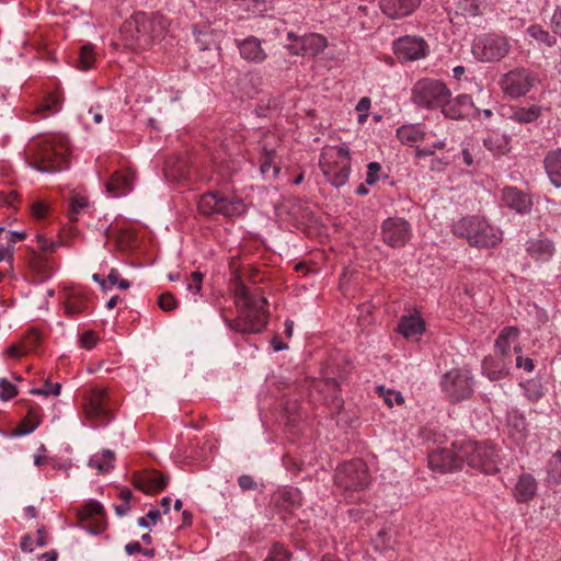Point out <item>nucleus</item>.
<instances>
[{
    "mask_svg": "<svg viewBox=\"0 0 561 561\" xmlns=\"http://www.w3.org/2000/svg\"><path fill=\"white\" fill-rule=\"evenodd\" d=\"M276 152L274 149L262 147L260 154V171L261 174L270 180H274L280 172V168L275 164L274 160Z\"/></svg>",
    "mask_w": 561,
    "mask_h": 561,
    "instance_id": "nucleus-28",
    "label": "nucleus"
},
{
    "mask_svg": "<svg viewBox=\"0 0 561 561\" xmlns=\"http://www.w3.org/2000/svg\"><path fill=\"white\" fill-rule=\"evenodd\" d=\"M41 340L39 333L32 331L25 337L22 344H12L5 350V355L12 358H19L32 351Z\"/></svg>",
    "mask_w": 561,
    "mask_h": 561,
    "instance_id": "nucleus-31",
    "label": "nucleus"
},
{
    "mask_svg": "<svg viewBox=\"0 0 561 561\" xmlns=\"http://www.w3.org/2000/svg\"><path fill=\"white\" fill-rule=\"evenodd\" d=\"M165 30V21L159 13H136L130 20L124 22L121 32L125 36L126 45L130 48H147Z\"/></svg>",
    "mask_w": 561,
    "mask_h": 561,
    "instance_id": "nucleus-2",
    "label": "nucleus"
},
{
    "mask_svg": "<svg viewBox=\"0 0 561 561\" xmlns=\"http://www.w3.org/2000/svg\"><path fill=\"white\" fill-rule=\"evenodd\" d=\"M60 99L56 93H48L41 103L35 105L33 114L41 118H46L51 114L59 112Z\"/></svg>",
    "mask_w": 561,
    "mask_h": 561,
    "instance_id": "nucleus-33",
    "label": "nucleus"
},
{
    "mask_svg": "<svg viewBox=\"0 0 561 561\" xmlns=\"http://www.w3.org/2000/svg\"><path fill=\"white\" fill-rule=\"evenodd\" d=\"M169 478L157 470H149L137 478L136 486L145 493H158L163 491Z\"/></svg>",
    "mask_w": 561,
    "mask_h": 561,
    "instance_id": "nucleus-19",
    "label": "nucleus"
},
{
    "mask_svg": "<svg viewBox=\"0 0 561 561\" xmlns=\"http://www.w3.org/2000/svg\"><path fill=\"white\" fill-rule=\"evenodd\" d=\"M107 282L112 285H117L121 289H128L130 287V283L119 277V273L116 268H112L107 275Z\"/></svg>",
    "mask_w": 561,
    "mask_h": 561,
    "instance_id": "nucleus-55",
    "label": "nucleus"
},
{
    "mask_svg": "<svg viewBox=\"0 0 561 561\" xmlns=\"http://www.w3.org/2000/svg\"><path fill=\"white\" fill-rule=\"evenodd\" d=\"M203 279L204 275L201 272L195 271L191 273L186 280V289L194 295L198 294L202 290Z\"/></svg>",
    "mask_w": 561,
    "mask_h": 561,
    "instance_id": "nucleus-52",
    "label": "nucleus"
},
{
    "mask_svg": "<svg viewBox=\"0 0 561 561\" xmlns=\"http://www.w3.org/2000/svg\"><path fill=\"white\" fill-rule=\"evenodd\" d=\"M526 250L535 260L548 261L554 253V245L551 240L538 237L527 241Z\"/></svg>",
    "mask_w": 561,
    "mask_h": 561,
    "instance_id": "nucleus-27",
    "label": "nucleus"
},
{
    "mask_svg": "<svg viewBox=\"0 0 561 561\" xmlns=\"http://www.w3.org/2000/svg\"><path fill=\"white\" fill-rule=\"evenodd\" d=\"M82 527L91 534L98 535L105 529V516L102 504L98 501L85 503L79 511Z\"/></svg>",
    "mask_w": 561,
    "mask_h": 561,
    "instance_id": "nucleus-16",
    "label": "nucleus"
},
{
    "mask_svg": "<svg viewBox=\"0 0 561 561\" xmlns=\"http://www.w3.org/2000/svg\"><path fill=\"white\" fill-rule=\"evenodd\" d=\"M238 484L242 491L256 490L257 483L250 474H242L238 478Z\"/></svg>",
    "mask_w": 561,
    "mask_h": 561,
    "instance_id": "nucleus-58",
    "label": "nucleus"
},
{
    "mask_svg": "<svg viewBox=\"0 0 561 561\" xmlns=\"http://www.w3.org/2000/svg\"><path fill=\"white\" fill-rule=\"evenodd\" d=\"M411 237L410 225L402 218H388V245H404Z\"/></svg>",
    "mask_w": 561,
    "mask_h": 561,
    "instance_id": "nucleus-18",
    "label": "nucleus"
},
{
    "mask_svg": "<svg viewBox=\"0 0 561 561\" xmlns=\"http://www.w3.org/2000/svg\"><path fill=\"white\" fill-rule=\"evenodd\" d=\"M421 435L424 440L428 442L432 439L434 443L440 442V438L443 437L440 434H435L430 427H424L421 432Z\"/></svg>",
    "mask_w": 561,
    "mask_h": 561,
    "instance_id": "nucleus-64",
    "label": "nucleus"
},
{
    "mask_svg": "<svg viewBox=\"0 0 561 561\" xmlns=\"http://www.w3.org/2000/svg\"><path fill=\"white\" fill-rule=\"evenodd\" d=\"M60 391H61V385L60 383H51L49 379H46L44 381V386L43 388H33L30 390V393L32 394H36V396H49V394H54V396H59L60 394Z\"/></svg>",
    "mask_w": 561,
    "mask_h": 561,
    "instance_id": "nucleus-49",
    "label": "nucleus"
},
{
    "mask_svg": "<svg viewBox=\"0 0 561 561\" xmlns=\"http://www.w3.org/2000/svg\"><path fill=\"white\" fill-rule=\"evenodd\" d=\"M96 341L98 336L93 331H87L80 336L81 346L88 350L93 348L96 344Z\"/></svg>",
    "mask_w": 561,
    "mask_h": 561,
    "instance_id": "nucleus-59",
    "label": "nucleus"
},
{
    "mask_svg": "<svg viewBox=\"0 0 561 561\" xmlns=\"http://www.w3.org/2000/svg\"><path fill=\"white\" fill-rule=\"evenodd\" d=\"M238 48L241 57L250 62L261 64L266 59V54L261 46V41L255 36H249L238 42Z\"/></svg>",
    "mask_w": 561,
    "mask_h": 561,
    "instance_id": "nucleus-24",
    "label": "nucleus"
},
{
    "mask_svg": "<svg viewBox=\"0 0 561 561\" xmlns=\"http://www.w3.org/2000/svg\"><path fill=\"white\" fill-rule=\"evenodd\" d=\"M516 367L523 368L524 370L530 373L534 370L535 365L534 360L529 357H523L522 355H518L516 357Z\"/></svg>",
    "mask_w": 561,
    "mask_h": 561,
    "instance_id": "nucleus-61",
    "label": "nucleus"
},
{
    "mask_svg": "<svg viewBox=\"0 0 561 561\" xmlns=\"http://www.w3.org/2000/svg\"><path fill=\"white\" fill-rule=\"evenodd\" d=\"M519 330L516 327H505L495 340V348L501 356L506 357L511 353L513 345L514 352L519 354L522 347L517 344Z\"/></svg>",
    "mask_w": 561,
    "mask_h": 561,
    "instance_id": "nucleus-22",
    "label": "nucleus"
},
{
    "mask_svg": "<svg viewBox=\"0 0 561 561\" xmlns=\"http://www.w3.org/2000/svg\"><path fill=\"white\" fill-rule=\"evenodd\" d=\"M114 451L103 449L102 453L95 454L90 458L89 466L95 468L100 473H105L114 468Z\"/></svg>",
    "mask_w": 561,
    "mask_h": 561,
    "instance_id": "nucleus-35",
    "label": "nucleus"
},
{
    "mask_svg": "<svg viewBox=\"0 0 561 561\" xmlns=\"http://www.w3.org/2000/svg\"><path fill=\"white\" fill-rule=\"evenodd\" d=\"M88 206V201L83 196L76 195L70 201L69 217L71 220L77 219V215L80 214Z\"/></svg>",
    "mask_w": 561,
    "mask_h": 561,
    "instance_id": "nucleus-51",
    "label": "nucleus"
},
{
    "mask_svg": "<svg viewBox=\"0 0 561 561\" xmlns=\"http://www.w3.org/2000/svg\"><path fill=\"white\" fill-rule=\"evenodd\" d=\"M454 449L437 447L428 453V466L433 471L440 473L450 472L462 468V460L458 457V447L453 444Z\"/></svg>",
    "mask_w": 561,
    "mask_h": 561,
    "instance_id": "nucleus-13",
    "label": "nucleus"
},
{
    "mask_svg": "<svg viewBox=\"0 0 561 561\" xmlns=\"http://www.w3.org/2000/svg\"><path fill=\"white\" fill-rule=\"evenodd\" d=\"M502 199L507 207L519 214L528 213L533 205L527 194L513 186L503 190Z\"/></svg>",
    "mask_w": 561,
    "mask_h": 561,
    "instance_id": "nucleus-21",
    "label": "nucleus"
},
{
    "mask_svg": "<svg viewBox=\"0 0 561 561\" xmlns=\"http://www.w3.org/2000/svg\"><path fill=\"white\" fill-rule=\"evenodd\" d=\"M526 32L531 38L547 47H553L557 45V35L545 30L540 24L529 25Z\"/></svg>",
    "mask_w": 561,
    "mask_h": 561,
    "instance_id": "nucleus-40",
    "label": "nucleus"
},
{
    "mask_svg": "<svg viewBox=\"0 0 561 561\" xmlns=\"http://www.w3.org/2000/svg\"><path fill=\"white\" fill-rule=\"evenodd\" d=\"M449 96L451 93L446 84L433 79L417 81L412 91L414 103L425 108H440Z\"/></svg>",
    "mask_w": 561,
    "mask_h": 561,
    "instance_id": "nucleus-11",
    "label": "nucleus"
},
{
    "mask_svg": "<svg viewBox=\"0 0 561 561\" xmlns=\"http://www.w3.org/2000/svg\"><path fill=\"white\" fill-rule=\"evenodd\" d=\"M543 167L551 184L561 187V148L548 151L543 159Z\"/></svg>",
    "mask_w": 561,
    "mask_h": 561,
    "instance_id": "nucleus-26",
    "label": "nucleus"
},
{
    "mask_svg": "<svg viewBox=\"0 0 561 561\" xmlns=\"http://www.w3.org/2000/svg\"><path fill=\"white\" fill-rule=\"evenodd\" d=\"M135 178V172L129 169L117 171L106 183V191L114 197L123 196L133 191Z\"/></svg>",
    "mask_w": 561,
    "mask_h": 561,
    "instance_id": "nucleus-17",
    "label": "nucleus"
},
{
    "mask_svg": "<svg viewBox=\"0 0 561 561\" xmlns=\"http://www.w3.org/2000/svg\"><path fill=\"white\" fill-rule=\"evenodd\" d=\"M381 170V165L378 162H370L367 165V174H366V184L373 185L375 184L379 176L378 173Z\"/></svg>",
    "mask_w": 561,
    "mask_h": 561,
    "instance_id": "nucleus-56",
    "label": "nucleus"
},
{
    "mask_svg": "<svg viewBox=\"0 0 561 561\" xmlns=\"http://www.w3.org/2000/svg\"><path fill=\"white\" fill-rule=\"evenodd\" d=\"M443 103L442 113L451 119H462L480 113L468 94H461L455 99L449 96Z\"/></svg>",
    "mask_w": 561,
    "mask_h": 561,
    "instance_id": "nucleus-15",
    "label": "nucleus"
},
{
    "mask_svg": "<svg viewBox=\"0 0 561 561\" xmlns=\"http://www.w3.org/2000/svg\"><path fill=\"white\" fill-rule=\"evenodd\" d=\"M424 133L419 125H404L397 129V137L402 144H412L420 140Z\"/></svg>",
    "mask_w": 561,
    "mask_h": 561,
    "instance_id": "nucleus-42",
    "label": "nucleus"
},
{
    "mask_svg": "<svg viewBox=\"0 0 561 561\" xmlns=\"http://www.w3.org/2000/svg\"><path fill=\"white\" fill-rule=\"evenodd\" d=\"M220 195L217 193H206L199 197L197 203L198 211L205 216L218 215Z\"/></svg>",
    "mask_w": 561,
    "mask_h": 561,
    "instance_id": "nucleus-37",
    "label": "nucleus"
},
{
    "mask_svg": "<svg viewBox=\"0 0 561 561\" xmlns=\"http://www.w3.org/2000/svg\"><path fill=\"white\" fill-rule=\"evenodd\" d=\"M526 398L531 402H538L545 396V388L537 379L526 380L520 385Z\"/></svg>",
    "mask_w": 561,
    "mask_h": 561,
    "instance_id": "nucleus-45",
    "label": "nucleus"
},
{
    "mask_svg": "<svg viewBox=\"0 0 561 561\" xmlns=\"http://www.w3.org/2000/svg\"><path fill=\"white\" fill-rule=\"evenodd\" d=\"M299 43L302 54L310 56L319 55L328 46L327 38L317 33H312L300 37Z\"/></svg>",
    "mask_w": 561,
    "mask_h": 561,
    "instance_id": "nucleus-30",
    "label": "nucleus"
},
{
    "mask_svg": "<svg viewBox=\"0 0 561 561\" xmlns=\"http://www.w3.org/2000/svg\"><path fill=\"white\" fill-rule=\"evenodd\" d=\"M18 394L16 387L8 381L5 378L0 379V398L2 400H10Z\"/></svg>",
    "mask_w": 561,
    "mask_h": 561,
    "instance_id": "nucleus-54",
    "label": "nucleus"
},
{
    "mask_svg": "<svg viewBox=\"0 0 561 561\" xmlns=\"http://www.w3.org/2000/svg\"><path fill=\"white\" fill-rule=\"evenodd\" d=\"M96 60V54L92 44H84L79 51L77 68L87 71L91 69Z\"/></svg>",
    "mask_w": 561,
    "mask_h": 561,
    "instance_id": "nucleus-43",
    "label": "nucleus"
},
{
    "mask_svg": "<svg viewBox=\"0 0 561 561\" xmlns=\"http://www.w3.org/2000/svg\"><path fill=\"white\" fill-rule=\"evenodd\" d=\"M320 169L325 180L334 187H341L348 181L351 154L347 146H328L319 158Z\"/></svg>",
    "mask_w": 561,
    "mask_h": 561,
    "instance_id": "nucleus-5",
    "label": "nucleus"
},
{
    "mask_svg": "<svg viewBox=\"0 0 561 561\" xmlns=\"http://www.w3.org/2000/svg\"><path fill=\"white\" fill-rule=\"evenodd\" d=\"M335 484L343 491H360L369 484L367 465L362 459L342 463L334 476Z\"/></svg>",
    "mask_w": 561,
    "mask_h": 561,
    "instance_id": "nucleus-10",
    "label": "nucleus"
},
{
    "mask_svg": "<svg viewBox=\"0 0 561 561\" xmlns=\"http://www.w3.org/2000/svg\"><path fill=\"white\" fill-rule=\"evenodd\" d=\"M83 410L88 420L94 423L93 426H105L113 420L108 408L107 389L92 388L84 397Z\"/></svg>",
    "mask_w": 561,
    "mask_h": 561,
    "instance_id": "nucleus-12",
    "label": "nucleus"
},
{
    "mask_svg": "<svg viewBox=\"0 0 561 561\" xmlns=\"http://www.w3.org/2000/svg\"><path fill=\"white\" fill-rule=\"evenodd\" d=\"M511 42L496 33H484L473 39L471 51L481 62H499L511 51Z\"/></svg>",
    "mask_w": 561,
    "mask_h": 561,
    "instance_id": "nucleus-7",
    "label": "nucleus"
},
{
    "mask_svg": "<svg viewBox=\"0 0 561 561\" xmlns=\"http://www.w3.org/2000/svg\"><path fill=\"white\" fill-rule=\"evenodd\" d=\"M392 48L396 57L402 61L417 60L427 53V44L423 38L409 35L398 38Z\"/></svg>",
    "mask_w": 561,
    "mask_h": 561,
    "instance_id": "nucleus-14",
    "label": "nucleus"
},
{
    "mask_svg": "<svg viewBox=\"0 0 561 561\" xmlns=\"http://www.w3.org/2000/svg\"><path fill=\"white\" fill-rule=\"evenodd\" d=\"M244 210L245 205L241 199L234 197H225L220 195L218 215H222L225 217H233L243 214Z\"/></svg>",
    "mask_w": 561,
    "mask_h": 561,
    "instance_id": "nucleus-36",
    "label": "nucleus"
},
{
    "mask_svg": "<svg viewBox=\"0 0 561 561\" xmlns=\"http://www.w3.org/2000/svg\"><path fill=\"white\" fill-rule=\"evenodd\" d=\"M546 481L548 484H561V447L552 454L548 461Z\"/></svg>",
    "mask_w": 561,
    "mask_h": 561,
    "instance_id": "nucleus-38",
    "label": "nucleus"
},
{
    "mask_svg": "<svg viewBox=\"0 0 561 561\" xmlns=\"http://www.w3.org/2000/svg\"><path fill=\"white\" fill-rule=\"evenodd\" d=\"M507 426L514 428L516 433L524 435L527 431V422L524 415L518 411L513 410L507 413Z\"/></svg>",
    "mask_w": 561,
    "mask_h": 561,
    "instance_id": "nucleus-46",
    "label": "nucleus"
},
{
    "mask_svg": "<svg viewBox=\"0 0 561 561\" xmlns=\"http://www.w3.org/2000/svg\"><path fill=\"white\" fill-rule=\"evenodd\" d=\"M41 414L35 408L28 410L27 416L21 422L19 427L15 430V434L19 436L27 435L32 433L41 424Z\"/></svg>",
    "mask_w": 561,
    "mask_h": 561,
    "instance_id": "nucleus-41",
    "label": "nucleus"
},
{
    "mask_svg": "<svg viewBox=\"0 0 561 561\" xmlns=\"http://www.w3.org/2000/svg\"><path fill=\"white\" fill-rule=\"evenodd\" d=\"M88 309V301L84 296L71 295L65 301V312L68 316H76Z\"/></svg>",
    "mask_w": 561,
    "mask_h": 561,
    "instance_id": "nucleus-44",
    "label": "nucleus"
},
{
    "mask_svg": "<svg viewBox=\"0 0 561 561\" xmlns=\"http://www.w3.org/2000/svg\"><path fill=\"white\" fill-rule=\"evenodd\" d=\"M453 233L463 238L471 247L493 248L502 241V232L492 227L484 217L467 216L455 221Z\"/></svg>",
    "mask_w": 561,
    "mask_h": 561,
    "instance_id": "nucleus-3",
    "label": "nucleus"
},
{
    "mask_svg": "<svg viewBox=\"0 0 561 561\" xmlns=\"http://www.w3.org/2000/svg\"><path fill=\"white\" fill-rule=\"evenodd\" d=\"M537 492V481L530 473H522L514 486L513 495L518 503L529 502Z\"/></svg>",
    "mask_w": 561,
    "mask_h": 561,
    "instance_id": "nucleus-25",
    "label": "nucleus"
},
{
    "mask_svg": "<svg viewBox=\"0 0 561 561\" xmlns=\"http://www.w3.org/2000/svg\"><path fill=\"white\" fill-rule=\"evenodd\" d=\"M482 371L492 381L499 380L506 375L504 364L493 357H485L483 359Z\"/></svg>",
    "mask_w": 561,
    "mask_h": 561,
    "instance_id": "nucleus-39",
    "label": "nucleus"
},
{
    "mask_svg": "<svg viewBox=\"0 0 561 561\" xmlns=\"http://www.w3.org/2000/svg\"><path fill=\"white\" fill-rule=\"evenodd\" d=\"M47 209V205L41 201L33 203L31 206L32 215L37 219L44 218Z\"/></svg>",
    "mask_w": 561,
    "mask_h": 561,
    "instance_id": "nucleus-60",
    "label": "nucleus"
},
{
    "mask_svg": "<svg viewBox=\"0 0 561 561\" xmlns=\"http://www.w3.org/2000/svg\"><path fill=\"white\" fill-rule=\"evenodd\" d=\"M272 503L279 512H290L300 506V491L296 488L280 489L273 494Z\"/></svg>",
    "mask_w": 561,
    "mask_h": 561,
    "instance_id": "nucleus-20",
    "label": "nucleus"
},
{
    "mask_svg": "<svg viewBox=\"0 0 561 561\" xmlns=\"http://www.w3.org/2000/svg\"><path fill=\"white\" fill-rule=\"evenodd\" d=\"M396 330L404 339H417L425 331V322L419 314H403Z\"/></svg>",
    "mask_w": 561,
    "mask_h": 561,
    "instance_id": "nucleus-23",
    "label": "nucleus"
},
{
    "mask_svg": "<svg viewBox=\"0 0 561 561\" xmlns=\"http://www.w3.org/2000/svg\"><path fill=\"white\" fill-rule=\"evenodd\" d=\"M458 457L462 463L485 474L500 471V449L490 442H466L458 447Z\"/></svg>",
    "mask_w": 561,
    "mask_h": 561,
    "instance_id": "nucleus-4",
    "label": "nucleus"
},
{
    "mask_svg": "<svg viewBox=\"0 0 561 561\" xmlns=\"http://www.w3.org/2000/svg\"><path fill=\"white\" fill-rule=\"evenodd\" d=\"M541 83L538 72L525 68L517 67L504 73L500 79V87L505 95L517 99L526 95L531 89Z\"/></svg>",
    "mask_w": 561,
    "mask_h": 561,
    "instance_id": "nucleus-8",
    "label": "nucleus"
},
{
    "mask_svg": "<svg viewBox=\"0 0 561 561\" xmlns=\"http://www.w3.org/2000/svg\"><path fill=\"white\" fill-rule=\"evenodd\" d=\"M234 295H236V299H237V305L239 307H242L243 305H247V302L249 300H252V299H257L259 297L255 296L254 294H252L249 288L242 284V283H239L237 286H236V289H234Z\"/></svg>",
    "mask_w": 561,
    "mask_h": 561,
    "instance_id": "nucleus-50",
    "label": "nucleus"
},
{
    "mask_svg": "<svg viewBox=\"0 0 561 561\" xmlns=\"http://www.w3.org/2000/svg\"><path fill=\"white\" fill-rule=\"evenodd\" d=\"M442 390L451 402H460L473 392V376L469 369L453 368L445 373L440 380Z\"/></svg>",
    "mask_w": 561,
    "mask_h": 561,
    "instance_id": "nucleus-9",
    "label": "nucleus"
},
{
    "mask_svg": "<svg viewBox=\"0 0 561 561\" xmlns=\"http://www.w3.org/2000/svg\"><path fill=\"white\" fill-rule=\"evenodd\" d=\"M393 402L398 405H403L404 397L399 391L388 389V408H391Z\"/></svg>",
    "mask_w": 561,
    "mask_h": 561,
    "instance_id": "nucleus-62",
    "label": "nucleus"
},
{
    "mask_svg": "<svg viewBox=\"0 0 561 561\" xmlns=\"http://www.w3.org/2000/svg\"><path fill=\"white\" fill-rule=\"evenodd\" d=\"M267 299L262 296L249 300L247 305L240 307V316L234 320L226 319V323L230 329L238 332L259 333L267 324Z\"/></svg>",
    "mask_w": 561,
    "mask_h": 561,
    "instance_id": "nucleus-6",
    "label": "nucleus"
},
{
    "mask_svg": "<svg viewBox=\"0 0 561 561\" xmlns=\"http://www.w3.org/2000/svg\"><path fill=\"white\" fill-rule=\"evenodd\" d=\"M159 307L163 311H172L178 308L179 301L173 294L167 291L160 295L158 300Z\"/></svg>",
    "mask_w": 561,
    "mask_h": 561,
    "instance_id": "nucleus-53",
    "label": "nucleus"
},
{
    "mask_svg": "<svg viewBox=\"0 0 561 561\" xmlns=\"http://www.w3.org/2000/svg\"><path fill=\"white\" fill-rule=\"evenodd\" d=\"M37 242L44 251L53 252L56 248V243L44 236H37Z\"/></svg>",
    "mask_w": 561,
    "mask_h": 561,
    "instance_id": "nucleus-63",
    "label": "nucleus"
},
{
    "mask_svg": "<svg viewBox=\"0 0 561 561\" xmlns=\"http://www.w3.org/2000/svg\"><path fill=\"white\" fill-rule=\"evenodd\" d=\"M341 383V377H330L325 375L323 378L324 389L331 393L330 401L327 403L331 407L332 413H339L341 408L343 407V400L339 394V387Z\"/></svg>",
    "mask_w": 561,
    "mask_h": 561,
    "instance_id": "nucleus-32",
    "label": "nucleus"
},
{
    "mask_svg": "<svg viewBox=\"0 0 561 561\" xmlns=\"http://www.w3.org/2000/svg\"><path fill=\"white\" fill-rule=\"evenodd\" d=\"M194 34L202 49H209L211 46L216 45V34L214 31L196 30Z\"/></svg>",
    "mask_w": 561,
    "mask_h": 561,
    "instance_id": "nucleus-48",
    "label": "nucleus"
},
{
    "mask_svg": "<svg viewBox=\"0 0 561 561\" xmlns=\"http://www.w3.org/2000/svg\"><path fill=\"white\" fill-rule=\"evenodd\" d=\"M421 4V0H388V19L410 15Z\"/></svg>",
    "mask_w": 561,
    "mask_h": 561,
    "instance_id": "nucleus-29",
    "label": "nucleus"
},
{
    "mask_svg": "<svg viewBox=\"0 0 561 561\" xmlns=\"http://www.w3.org/2000/svg\"><path fill=\"white\" fill-rule=\"evenodd\" d=\"M550 27L554 35L561 38V5H557L550 19Z\"/></svg>",
    "mask_w": 561,
    "mask_h": 561,
    "instance_id": "nucleus-57",
    "label": "nucleus"
},
{
    "mask_svg": "<svg viewBox=\"0 0 561 561\" xmlns=\"http://www.w3.org/2000/svg\"><path fill=\"white\" fill-rule=\"evenodd\" d=\"M545 108L540 105L529 107H517L513 111L511 118L519 124H530L536 122L543 113Z\"/></svg>",
    "mask_w": 561,
    "mask_h": 561,
    "instance_id": "nucleus-34",
    "label": "nucleus"
},
{
    "mask_svg": "<svg viewBox=\"0 0 561 561\" xmlns=\"http://www.w3.org/2000/svg\"><path fill=\"white\" fill-rule=\"evenodd\" d=\"M70 142L64 134H47L33 138L26 149V160L42 173H57L69 168Z\"/></svg>",
    "mask_w": 561,
    "mask_h": 561,
    "instance_id": "nucleus-1",
    "label": "nucleus"
},
{
    "mask_svg": "<svg viewBox=\"0 0 561 561\" xmlns=\"http://www.w3.org/2000/svg\"><path fill=\"white\" fill-rule=\"evenodd\" d=\"M290 558L291 552H289L283 545L274 543L264 561H289Z\"/></svg>",
    "mask_w": 561,
    "mask_h": 561,
    "instance_id": "nucleus-47",
    "label": "nucleus"
}]
</instances>
